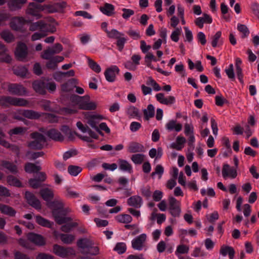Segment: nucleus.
<instances>
[{"mask_svg":"<svg viewBox=\"0 0 259 259\" xmlns=\"http://www.w3.org/2000/svg\"><path fill=\"white\" fill-rule=\"evenodd\" d=\"M143 112L145 120H148L150 118L153 117L154 116V107L152 104H149L147 109H144Z\"/></svg>","mask_w":259,"mask_h":259,"instance_id":"c756f323","label":"nucleus"},{"mask_svg":"<svg viewBox=\"0 0 259 259\" xmlns=\"http://www.w3.org/2000/svg\"><path fill=\"white\" fill-rule=\"evenodd\" d=\"M56 31V28L55 26L52 24H49L45 23L43 21V25L41 29V31L44 33H47V32L54 33Z\"/></svg>","mask_w":259,"mask_h":259,"instance_id":"e433bc0d","label":"nucleus"},{"mask_svg":"<svg viewBox=\"0 0 259 259\" xmlns=\"http://www.w3.org/2000/svg\"><path fill=\"white\" fill-rule=\"evenodd\" d=\"M2 166L8 169L10 172H14L16 171V165L9 161L5 160L2 161Z\"/></svg>","mask_w":259,"mask_h":259,"instance_id":"a18cd8bd","label":"nucleus"},{"mask_svg":"<svg viewBox=\"0 0 259 259\" xmlns=\"http://www.w3.org/2000/svg\"><path fill=\"white\" fill-rule=\"evenodd\" d=\"M42 9L44 11L47 13H54L57 12V10L55 9L54 5H43Z\"/></svg>","mask_w":259,"mask_h":259,"instance_id":"bf43d9fd","label":"nucleus"},{"mask_svg":"<svg viewBox=\"0 0 259 259\" xmlns=\"http://www.w3.org/2000/svg\"><path fill=\"white\" fill-rule=\"evenodd\" d=\"M41 115H45V118L50 123H56L58 121V117L52 113H42Z\"/></svg>","mask_w":259,"mask_h":259,"instance_id":"de8ad7c7","label":"nucleus"},{"mask_svg":"<svg viewBox=\"0 0 259 259\" xmlns=\"http://www.w3.org/2000/svg\"><path fill=\"white\" fill-rule=\"evenodd\" d=\"M39 194L43 200L46 202V204L53 200L54 197L53 191L48 188L41 189L39 191Z\"/></svg>","mask_w":259,"mask_h":259,"instance_id":"412c9836","label":"nucleus"},{"mask_svg":"<svg viewBox=\"0 0 259 259\" xmlns=\"http://www.w3.org/2000/svg\"><path fill=\"white\" fill-rule=\"evenodd\" d=\"M250 9L253 13L259 19V4L256 2L252 3L250 5Z\"/></svg>","mask_w":259,"mask_h":259,"instance_id":"0e129e2a","label":"nucleus"},{"mask_svg":"<svg viewBox=\"0 0 259 259\" xmlns=\"http://www.w3.org/2000/svg\"><path fill=\"white\" fill-rule=\"evenodd\" d=\"M114 6L108 3H105L103 7L100 8L101 12L108 16H111L114 14Z\"/></svg>","mask_w":259,"mask_h":259,"instance_id":"c85d7f7f","label":"nucleus"},{"mask_svg":"<svg viewBox=\"0 0 259 259\" xmlns=\"http://www.w3.org/2000/svg\"><path fill=\"white\" fill-rule=\"evenodd\" d=\"M127 114L131 118H139L141 117L139 109L134 106H131L127 109Z\"/></svg>","mask_w":259,"mask_h":259,"instance_id":"4c0bfd02","label":"nucleus"},{"mask_svg":"<svg viewBox=\"0 0 259 259\" xmlns=\"http://www.w3.org/2000/svg\"><path fill=\"white\" fill-rule=\"evenodd\" d=\"M46 82L42 80H36L33 82L32 87L34 90L41 95H45L46 93Z\"/></svg>","mask_w":259,"mask_h":259,"instance_id":"aec40b11","label":"nucleus"},{"mask_svg":"<svg viewBox=\"0 0 259 259\" xmlns=\"http://www.w3.org/2000/svg\"><path fill=\"white\" fill-rule=\"evenodd\" d=\"M93 245V241L88 238H80L77 242V245L79 248L87 250Z\"/></svg>","mask_w":259,"mask_h":259,"instance_id":"bb28decb","label":"nucleus"},{"mask_svg":"<svg viewBox=\"0 0 259 259\" xmlns=\"http://www.w3.org/2000/svg\"><path fill=\"white\" fill-rule=\"evenodd\" d=\"M63 50V46L60 43L55 44L52 47H48L44 50L41 57L44 59H49L56 54H59Z\"/></svg>","mask_w":259,"mask_h":259,"instance_id":"0eeeda50","label":"nucleus"},{"mask_svg":"<svg viewBox=\"0 0 259 259\" xmlns=\"http://www.w3.org/2000/svg\"><path fill=\"white\" fill-rule=\"evenodd\" d=\"M215 104L217 106H220V107L223 106L225 103H226L228 102V101L226 99L223 98L222 96H217L215 97Z\"/></svg>","mask_w":259,"mask_h":259,"instance_id":"69168bd1","label":"nucleus"},{"mask_svg":"<svg viewBox=\"0 0 259 259\" xmlns=\"http://www.w3.org/2000/svg\"><path fill=\"white\" fill-rule=\"evenodd\" d=\"M30 136L33 140L28 143L27 146L29 148L35 150L43 149L47 143V139L44 135L37 132H34L31 133Z\"/></svg>","mask_w":259,"mask_h":259,"instance_id":"f03ea898","label":"nucleus"},{"mask_svg":"<svg viewBox=\"0 0 259 259\" xmlns=\"http://www.w3.org/2000/svg\"><path fill=\"white\" fill-rule=\"evenodd\" d=\"M123 13L122 17L125 19H128L131 16L133 15L135 13L134 10L130 9L123 8L122 9Z\"/></svg>","mask_w":259,"mask_h":259,"instance_id":"4d7b16f0","label":"nucleus"},{"mask_svg":"<svg viewBox=\"0 0 259 259\" xmlns=\"http://www.w3.org/2000/svg\"><path fill=\"white\" fill-rule=\"evenodd\" d=\"M166 128L171 131L175 130L177 132H180L182 129V125L181 123H177L176 120H169L165 125Z\"/></svg>","mask_w":259,"mask_h":259,"instance_id":"a878e982","label":"nucleus"},{"mask_svg":"<svg viewBox=\"0 0 259 259\" xmlns=\"http://www.w3.org/2000/svg\"><path fill=\"white\" fill-rule=\"evenodd\" d=\"M0 105L4 108L9 107L10 106H16V98L10 96H1Z\"/></svg>","mask_w":259,"mask_h":259,"instance_id":"6ab92c4d","label":"nucleus"},{"mask_svg":"<svg viewBox=\"0 0 259 259\" xmlns=\"http://www.w3.org/2000/svg\"><path fill=\"white\" fill-rule=\"evenodd\" d=\"M221 35V31H218L213 36H212L211 45L213 48H216L218 46V44H219V46L222 45V41L220 40Z\"/></svg>","mask_w":259,"mask_h":259,"instance_id":"f704fd0d","label":"nucleus"},{"mask_svg":"<svg viewBox=\"0 0 259 259\" xmlns=\"http://www.w3.org/2000/svg\"><path fill=\"white\" fill-rule=\"evenodd\" d=\"M29 185L33 189H37L42 186V183L36 178H32L29 180Z\"/></svg>","mask_w":259,"mask_h":259,"instance_id":"8fccbe9b","label":"nucleus"},{"mask_svg":"<svg viewBox=\"0 0 259 259\" xmlns=\"http://www.w3.org/2000/svg\"><path fill=\"white\" fill-rule=\"evenodd\" d=\"M222 176L224 178L230 177L232 179L235 178L237 176V169L230 168L228 164H224L222 168Z\"/></svg>","mask_w":259,"mask_h":259,"instance_id":"f3484780","label":"nucleus"},{"mask_svg":"<svg viewBox=\"0 0 259 259\" xmlns=\"http://www.w3.org/2000/svg\"><path fill=\"white\" fill-rule=\"evenodd\" d=\"M220 253L223 256H226L228 254L230 259H233L235 255V250L231 246L222 245L220 250Z\"/></svg>","mask_w":259,"mask_h":259,"instance_id":"393cba45","label":"nucleus"},{"mask_svg":"<svg viewBox=\"0 0 259 259\" xmlns=\"http://www.w3.org/2000/svg\"><path fill=\"white\" fill-rule=\"evenodd\" d=\"M27 237L30 241L37 245L42 246L46 243L44 238L41 235L34 233H29L27 234Z\"/></svg>","mask_w":259,"mask_h":259,"instance_id":"dca6fc26","label":"nucleus"},{"mask_svg":"<svg viewBox=\"0 0 259 259\" xmlns=\"http://www.w3.org/2000/svg\"><path fill=\"white\" fill-rule=\"evenodd\" d=\"M45 134L49 138L55 141L61 142L64 140L63 136L58 130L55 128H51L47 131Z\"/></svg>","mask_w":259,"mask_h":259,"instance_id":"a211bd4d","label":"nucleus"},{"mask_svg":"<svg viewBox=\"0 0 259 259\" xmlns=\"http://www.w3.org/2000/svg\"><path fill=\"white\" fill-rule=\"evenodd\" d=\"M53 5L55 9L57 10V12H59L62 11L66 7L67 3L65 2H62L61 3H55Z\"/></svg>","mask_w":259,"mask_h":259,"instance_id":"680f3d73","label":"nucleus"},{"mask_svg":"<svg viewBox=\"0 0 259 259\" xmlns=\"http://www.w3.org/2000/svg\"><path fill=\"white\" fill-rule=\"evenodd\" d=\"M141 124L138 122L133 121L130 124V130L133 132L138 131L141 127Z\"/></svg>","mask_w":259,"mask_h":259,"instance_id":"774afa93","label":"nucleus"},{"mask_svg":"<svg viewBox=\"0 0 259 259\" xmlns=\"http://www.w3.org/2000/svg\"><path fill=\"white\" fill-rule=\"evenodd\" d=\"M85 99H87V100L90 99V96L86 95L84 96H79L76 95H72L70 96V100L71 101V102L76 104L78 105V108H80V105L82 102L83 100Z\"/></svg>","mask_w":259,"mask_h":259,"instance_id":"473e14b6","label":"nucleus"},{"mask_svg":"<svg viewBox=\"0 0 259 259\" xmlns=\"http://www.w3.org/2000/svg\"><path fill=\"white\" fill-rule=\"evenodd\" d=\"M77 154V151L76 150H71L65 152L63 156V159L66 160L68 158L76 155Z\"/></svg>","mask_w":259,"mask_h":259,"instance_id":"e2e57ef3","label":"nucleus"},{"mask_svg":"<svg viewBox=\"0 0 259 259\" xmlns=\"http://www.w3.org/2000/svg\"><path fill=\"white\" fill-rule=\"evenodd\" d=\"M119 72V69L117 66H112L108 68L104 72L105 78L108 82H112L115 80L116 75Z\"/></svg>","mask_w":259,"mask_h":259,"instance_id":"f8f14e48","label":"nucleus"},{"mask_svg":"<svg viewBox=\"0 0 259 259\" xmlns=\"http://www.w3.org/2000/svg\"><path fill=\"white\" fill-rule=\"evenodd\" d=\"M141 56L139 54H134L131 57V61H127L124 63L125 68L132 71L137 69V66L140 65Z\"/></svg>","mask_w":259,"mask_h":259,"instance_id":"9d476101","label":"nucleus"},{"mask_svg":"<svg viewBox=\"0 0 259 259\" xmlns=\"http://www.w3.org/2000/svg\"><path fill=\"white\" fill-rule=\"evenodd\" d=\"M116 46L119 51H121L124 46V44L126 41V39L123 36H120L118 38H117Z\"/></svg>","mask_w":259,"mask_h":259,"instance_id":"3c124183","label":"nucleus"},{"mask_svg":"<svg viewBox=\"0 0 259 259\" xmlns=\"http://www.w3.org/2000/svg\"><path fill=\"white\" fill-rule=\"evenodd\" d=\"M42 5L36 3H29L26 10V14L31 15L35 18L36 19H39L42 17V15L40 13L44 11Z\"/></svg>","mask_w":259,"mask_h":259,"instance_id":"7ed1b4c3","label":"nucleus"},{"mask_svg":"<svg viewBox=\"0 0 259 259\" xmlns=\"http://www.w3.org/2000/svg\"><path fill=\"white\" fill-rule=\"evenodd\" d=\"M127 150L130 153L144 152L145 148L142 144L136 142H131L128 145Z\"/></svg>","mask_w":259,"mask_h":259,"instance_id":"2eb2a0df","label":"nucleus"},{"mask_svg":"<svg viewBox=\"0 0 259 259\" xmlns=\"http://www.w3.org/2000/svg\"><path fill=\"white\" fill-rule=\"evenodd\" d=\"M181 28H176V29L173 31L171 34V39L175 42H178L179 40V36L181 34Z\"/></svg>","mask_w":259,"mask_h":259,"instance_id":"5fc2aeb1","label":"nucleus"},{"mask_svg":"<svg viewBox=\"0 0 259 259\" xmlns=\"http://www.w3.org/2000/svg\"><path fill=\"white\" fill-rule=\"evenodd\" d=\"M88 65L90 68L96 73H99L101 71L100 65L93 60L88 58Z\"/></svg>","mask_w":259,"mask_h":259,"instance_id":"37998d69","label":"nucleus"},{"mask_svg":"<svg viewBox=\"0 0 259 259\" xmlns=\"http://www.w3.org/2000/svg\"><path fill=\"white\" fill-rule=\"evenodd\" d=\"M128 205L134 207L136 208H139L142 206L143 200L141 196L134 195L130 197L127 200Z\"/></svg>","mask_w":259,"mask_h":259,"instance_id":"4be33fe9","label":"nucleus"},{"mask_svg":"<svg viewBox=\"0 0 259 259\" xmlns=\"http://www.w3.org/2000/svg\"><path fill=\"white\" fill-rule=\"evenodd\" d=\"M116 220L120 223L128 224L131 223L132 220V217L127 214H121L115 217Z\"/></svg>","mask_w":259,"mask_h":259,"instance_id":"72a5a7b5","label":"nucleus"},{"mask_svg":"<svg viewBox=\"0 0 259 259\" xmlns=\"http://www.w3.org/2000/svg\"><path fill=\"white\" fill-rule=\"evenodd\" d=\"M189 251V247L185 245H180L177 246V250L175 252L176 255L179 254L187 253Z\"/></svg>","mask_w":259,"mask_h":259,"instance_id":"603ef678","label":"nucleus"},{"mask_svg":"<svg viewBox=\"0 0 259 259\" xmlns=\"http://www.w3.org/2000/svg\"><path fill=\"white\" fill-rule=\"evenodd\" d=\"M168 210L169 213L174 218H179L181 212V204L175 198H169Z\"/></svg>","mask_w":259,"mask_h":259,"instance_id":"423d86ee","label":"nucleus"},{"mask_svg":"<svg viewBox=\"0 0 259 259\" xmlns=\"http://www.w3.org/2000/svg\"><path fill=\"white\" fill-rule=\"evenodd\" d=\"M82 170V168L76 165H70L68 167V172L72 176H77Z\"/></svg>","mask_w":259,"mask_h":259,"instance_id":"58836bf2","label":"nucleus"},{"mask_svg":"<svg viewBox=\"0 0 259 259\" xmlns=\"http://www.w3.org/2000/svg\"><path fill=\"white\" fill-rule=\"evenodd\" d=\"M83 114L85 118L88 120V124H90L92 127L94 128L99 134H101L102 132L97 126L99 122L97 120L98 119H102L101 116L100 115H94L92 112L89 111L84 112Z\"/></svg>","mask_w":259,"mask_h":259,"instance_id":"6e6552de","label":"nucleus"},{"mask_svg":"<svg viewBox=\"0 0 259 259\" xmlns=\"http://www.w3.org/2000/svg\"><path fill=\"white\" fill-rule=\"evenodd\" d=\"M146 239V235L142 234L133 239L132 241V247L134 249L141 250L143 247V244Z\"/></svg>","mask_w":259,"mask_h":259,"instance_id":"ddd939ff","label":"nucleus"},{"mask_svg":"<svg viewBox=\"0 0 259 259\" xmlns=\"http://www.w3.org/2000/svg\"><path fill=\"white\" fill-rule=\"evenodd\" d=\"M28 48L26 44L21 41L17 42V60L23 62L28 61Z\"/></svg>","mask_w":259,"mask_h":259,"instance_id":"20e7f679","label":"nucleus"},{"mask_svg":"<svg viewBox=\"0 0 259 259\" xmlns=\"http://www.w3.org/2000/svg\"><path fill=\"white\" fill-rule=\"evenodd\" d=\"M151 47L150 45H147L145 40H142L140 41V49L143 53L145 54L148 53V52L151 49Z\"/></svg>","mask_w":259,"mask_h":259,"instance_id":"052dcab7","label":"nucleus"},{"mask_svg":"<svg viewBox=\"0 0 259 259\" xmlns=\"http://www.w3.org/2000/svg\"><path fill=\"white\" fill-rule=\"evenodd\" d=\"M237 29L239 32L242 33L241 37L242 38L247 37L249 34V30L245 25L238 24Z\"/></svg>","mask_w":259,"mask_h":259,"instance_id":"79ce46f5","label":"nucleus"},{"mask_svg":"<svg viewBox=\"0 0 259 259\" xmlns=\"http://www.w3.org/2000/svg\"><path fill=\"white\" fill-rule=\"evenodd\" d=\"M17 114L31 119H37L41 115V113L32 110L17 109Z\"/></svg>","mask_w":259,"mask_h":259,"instance_id":"4468645a","label":"nucleus"},{"mask_svg":"<svg viewBox=\"0 0 259 259\" xmlns=\"http://www.w3.org/2000/svg\"><path fill=\"white\" fill-rule=\"evenodd\" d=\"M0 211L2 213L9 215L10 217H13L15 215V210L11 207L0 204Z\"/></svg>","mask_w":259,"mask_h":259,"instance_id":"2f4dec72","label":"nucleus"},{"mask_svg":"<svg viewBox=\"0 0 259 259\" xmlns=\"http://www.w3.org/2000/svg\"><path fill=\"white\" fill-rule=\"evenodd\" d=\"M89 100L85 99L80 105L79 109L84 110H94L97 108V105L94 102H90Z\"/></svg>","mask_w":259,"mask_h":259,"instance_id":"b1692460","label":"nucleus"},{"mask_svg":"<svg viewBox=\"0 0 259 259\" xmlns=\"http://www.w3.org/2000/svg\"><path fill=\"white\" fill-rule=\"evenodd\" d=\"M28 73V69L25 66H17V76L24 77Z\"/></svg>","mask_w":259,"mask_h":259,"instance_id":"6e6d98bb","label":"nucleus"},{"mask_svg":"<svg viewBox=\"0 0 259 259\" xmlns=\"http://www.w3.org/2000/svg\"><path fill=\"white\" fill-rule=\"evenodd\" d=\"M145 158V155L138 153L132 155L131 159L135 164H141L144 161Z\"/></svg>","mask_w":259,"mask_h":259,"instance_id":"ea45409f","label":"nucleus"},{"mask_svg":"<svg viewBox=\"0 0 259 259\" xmlns=\"http://www.w3.org/2000/svg\"><path fill=\"white\" fill-rule=\"evenodd\" d=\"M192 255L194 257L205 256L207 253L204 250L201 249L200 247H195L192 253Z\"/></svg>","mask_w":259,"mask_h":259,"instance_id":"864d4df0","label":"nucleus"},{"mask_svg":"<svg viewBox=\"0 0 259 259\" xmlns=\"http://www.w3.org/2000/svg\"><path fill=\"white\" fill-rule=\"evenodd\" d=\"M52 210V215L55 222L59 225L69 222L72 220L70 217H66L67 210L64 208V203L62 200L56 198L46 204Z\"/></svg>","mask_w":259,"mask_h":259,"instance_id":"f257e3e1","label":"nucleus"},{"mask_svg":"<svg viewBox=\"0 0 259 259\" xmlns=\"http://www.w3.org/2000/svg\"><path fill=\"white\" fill-rule=\"evenodd\" d=\"M117 163L119 169L121 171L129 174H132L133 172L132 165L127 160L119 159Z\"/></svg>","mask_w":259,"mask_h":259,"instance_id":"5701e85b","label":"nucleus"},{"mask_svg":"<svg viewBox=\"0 0 259 259\" xmlns=\"http://www.w3.org/2000/svg\"><path fill=\"white\" fill-rule=\"evenodd\" d=\"M107 36L110 38L117 39L120 36H124V34L120 32L115 29H112L110 31L107 32Z\"/></svg>","mask_w":259,"mask_h":259,"instance_id":"49530a36","label":"nucleus"},{"mask_svg":"<svg viewBox=\"0 0 259 259\" xmlns=\"http://www.w3.org/2000/svg\"><path fill=\"white\" fill-rule=\"evenodd\" d=\"M53 252L56 255L62 258L74 254V251L71 247H65L57 244L53 245Z\"/></svg>","mask_w":259,"mask_h":259,"instance_id":"39448f33","label":"nucleus"},{"mask_svg":"<svg viewBox=\"0 0 259 259\" xmlns=\"http://www.w3.org/2000/svg\"><path fill=\"white\" fill-rule=\"evenodd\" d=\"M61 240L65 244H71L75 239V236L72 234H60L59 235Z\"/></svg>","mask_w":259,"mask_h":259,"instance_id":"c9c22d12","label":"nucleus"},{"mask_svg":"<svg viewBox=\"0 0 259 259\" xmlns=\"http://www.w3.org/2000/svg\"><path fill=\"white\" fill-rule=\"evenodd\" d=\"M225 71L229 79L232 80H234L235 74L234 72L233 65L232 64H230L229 67L225 69Z\"/></svg>","mask_w":259,"mask_h":259,"instance_id":"09e8293b","label":"nucleus"},{"mask_svg":"<svg viewBox=\"0 0 259 259\" xmlns=\"http://www.w3.org/2000/svg\"><path fill=\"white\" fill-rule=\"evenodd\" d=\"M126 250V246L124 242L117 243L114 248V250L117 251L118 254H121L124 253Z\"/></svg>","mask_w":259,"mask_h":259,"instance_id":"c03bdc74","label":"nucleus"},{"mask_svg":"<svg viewBox=\"0 0 259 259\" xmlns=\"http://www.w3.org/2000/svg\"><path fill=\"white\" fill-rule=\"evenodd\" d=\"M47 60H49V61L46 63V67L49 69H56L58 67V65L56 64V62L52 59V57H51L50 59Z\"/></svg>","mask_w":259,"mask_h":259,"instance_id":"13d9d810","label":"nucleus"},{"mask_svg":"<svg viewBox=\"0 0 259 259\" xmlns=\"http://www.w3.org/2000/svg\"><path fill=\"white\" fill-rule=\"evenodd\" d=\"M36 222L39 225L44 227L48 228H52L54 223L42 217L39 215L35 217Z\"/></svg>","mask_w":259,"mask_h":259,"instance_id":"cd10ccee","label":"nucleus"},{"mask_svg":"<svg viewBox=\"0 0 259 259\" xmlns=\"http://www.w3.org/2000/svg\"><path fill=\"white\" fill-rule=\"evenodd\" d=\"M41 169L40 166L28 162L25 165V170L28 173H36Z\"/></svg>","mask_w":259,"mask_h":259,"instance_id":"7c9ffc66","label":"nucleus"},{"mask_svg":"<svg viewBox=\"0 0 259 259\" xmlns=\"http://www.w3.org/2000/svg\"><path fill=\"white\" fill-rule=\"evenodd\" d=\"M17 21L20 23L30 24L29 30L31 31H34L38 29L41 31L43 25V20L32 22L31 20H26L22 17H17Z\"/></svg>","mask_w":259,"mask_h":259,"instance_id":"9b49d317","label":"nucleus"},{"mask_svg":"<svg viewBox=\"0 0 259 259\" xmlns=\"http://www.w3.org/2000/svg\"><path fill=\"white\" fill-rule=\"evenodd\" d=\"M86 253L93 255H97L99 253V248L98 246L92 245L86 251Z\"/></svg>","mask_w":259,"mask_h":259,"instance_id":"338daca9","label":"nucleus"},{"mask_svg":"<svg viewBox=\"0 0 259 259\" xmlns=\"http://www.w3.org/2000/svg\"><path fill=\"white\" fill-rule=\"evenodd\" d=\"M1 37L7 42H11L14 37L13 34L8 30H4L1 33Z\"/></svg>","mask_w":259,"mask_h":259,"instance_id":"a19ab883","label":"nucleus"},{"mask_svg":"<svg viewBox=\"0 0 259 259\" xmlns=\"http://www.w3.org/2000/svg\"><path fill=\"white\" fill-rule=\"evenodd\" d=\"M25 198L27 202L36 210H40L41 209V205L40 201L32 193L26 191L25 193Z\"/></svg>","mask_w":259,"mask_h":259,"instance_id":"1a4fd4ad","label":"nucleus"}]
</instances>
